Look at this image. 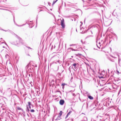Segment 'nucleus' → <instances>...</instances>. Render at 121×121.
<instances>
[{
  "instance_id": "obj_1",
  "label": "nucleus",
  "mask_w": 121,
  "mask_h": 121,
  "mask_svg": "<svg viewBox=\"0 0 121 121\" xmlns=\"http://www.w3.org/2000/svg\"><path fill=\"white\" fill-rule=\"evenodd\" d=\"M30 105H32L31 103L30 102H28L27 107V111L28 112H29L30 111L29 108L30 109H31Z\"/></svg>"
},
{
  "instance_id": "obj_2",
  "label": "nucleus",
  "mask_w": 121,
  "mask_h": 121,
  "mask_svg": "<svg viewBox=\"0 0 121 121\" xmlns=\"http://www.w3.org/2000/svg\"><path fill=\"white\" fill-rule=\"evenodd\" d=\"M64 19H63L61 20V25L62 27L63 28L65 26V24L64 23Z\"/></svg>"
},
{
  "instance_id": "obj_3",
  "label": "nucleus",
  "mask_w": 121,
  "mask_h": 121,
  "mask_svg": "<svg viewBox=\"0 0 121 121\" xmlns=\"http://www.w3.org/2000/svg\"><path fill=\"white\" fill-rule=\"evenodd\" d=\"M97 47L99 48H100V47L101 46V45H100V43L99 42H97Z\"/></svg>"
},
{
  "instance_id": "obj_4",
  "label": "nucleus",
  "mask_w": 121,
  "mask_h": 121,
  "mask_svg": "<svg viewBox=\"0 0 121 121\" xmlns=\"http://www.w3.org/2000/svg\"><path fill=\"white\" fill-rule=\"evenodd\" d=\"M64 103V101L63 100H61L60 101V103L61 105H63Z\"/></svg>"
},
{
  "instance_id": "obj_5",
  "label": "nucleus",
  "mask_w": 121,
  "mask_h": 121,
  "mask_svg": "<svg viewBox=\"0 0 121 121\" xmlns=\"http://www.w3.org/2000/svg\"><path fill=\"white\" fill-rule=\"evenodd\" d=\"M88 98L91 99H93V98L91 96H89L88 97Z\"/></svg>"
},
{
  "instance_id": "obj_6",
  "label": "nucleus",
  "mask_w": 121,
  "mask_h": 121,
  "mask_svg": "<svg viewBox=\"0 0 121 121\" xmlns=\"http://www.w3.org/2000/svg\"><path fill=\"white\" fill-rule=\"evenodd\" d=\"M76 65H77L76 63H74L73 64V65L72 66V68H73V66H74V67H75Z\"/></svg>"
},
{
  "instance_id": "obj_7",
  "label": "nucleus",
  "mask_w": 121,
  "mask_h": 121,
  "mask_svg": "<svg viewBox=\"0 0 121 121\" xmlns=\"http://www.w3.org/2000/svg\"><path fill=\"white\" fill-rule=\"evenodd\" d=\"M62 111H60V112L59 113V115H60V116L62 115Z\"/></svg>"
},
{
  "instance_id": "obj_8",
  "label": "nucleus",
  "mask_w": 121,
  "mask_h": 121,
  "mask_svg": "<svg viewBox=\"0 0 121 121\" xmlns=\"http://www.w3.org/2000/svg\"><path fill=\"white\" fill-rule=\"evenodd\" d=\"M65 85V83H63L62 84V86H63V88H64V86Z\"/></svg>"
},
{
  "instance_id": "obj_9",
  "label": "nucleus",
  "mask_w": 121,
  "mask_h": 121,
  "mask_svg": "<svg viewBox=\"0 0 121 121\" xmlns=\"http://www.w3.org/2000/svg\"><path fill=\"white\" fill-rule=\"evenodd\" d=\"M30 111L32 112H34L35 111L33 109H32L30 110Z\"/></svg>"
},
{
  "instance_id": "obj_10",
  "label": "nucleus",
  "mask_w": 121,
  "mask_h": 121,
  "mask_svg": "<svg viewBox=\"0 0 121 121\" xmlns=\"http://www.w3.org/2000/svg\"><path fill=\"white\" fill-rule=\"evenodd\" d=\"M58 0H56L55 1H54L53 3V4H54Z\"/></svg>"
},
{
  "instance_id": "obj_11",
  "label": "nucleus",
  "mask_w": 121,
  "mask_h": 121,
  "mask_svg": "<svg viewBox=\"0 0 121 121\" xmlns=\"http://www.w3.org/2000/svg\"><path fill=\"white\" fill-rule=\"evenodd\" d=\"M17 109L18 110H21V108L19 107H18L17 108Z\"/></svg>"
},
{
  "instance_id": "obj_12",
  "label": "nucleus",
  "mask_w": 121,
  "mask_h": 121,
  "mask_svg": "<svg viewBox=\"0 0 121 121\" xmlns=\"http://www.w3.org/2000/svg\"><path fill=\"white\" fill-rule=\"evenodd\" d=\"M76 45L75 44H71V45H70V46H75V45Z\"/></svg>"
},
{
  "instance_id": "obj_13",
  "label": "nucleus",
  "mask_w": 121,
  "mask_h": 121,
  "mask_svg": "<svg viewBox=\"0 0 121 121\" xmlns=\"http://www.w3.org/2000/svg\"><path fill=\"white\" fill-rule=\"evenodd\" d=\"M71 112H69L67 114L68 115H70V114Z\"/></svg>"
},
{
  "instance_id": "obj_14",
  "label": "nucleus",
  "mask_w": 121,
  "mask_h": 121,
  "mask_svg": "<svg viewBox=\"0 0 121 121\" xmlns=\"http://www.w3.org/2000/svg\"><path fill=\"white\" fill-rule=\"evenodd\" d=\"M68 115H68L67 114V115H66V117L65 118H67V117H68Z\"/></svg>"
},
{
  "instance_id": "obj_15",
  "label": "nucleus",
  "mask_w": 121,
  "mask_h": 121,
  "mask_svg": "<svg viewBox=\"0 0 121 121\" xmlns=\"http://www.w3.org/2000/svg\"><path fill=\"white\" fill-rule=\"evenodd\" d=\"M73 69H74V70H76V68H75V69H74V68H73Z\"/></svg>"
},
{
  "instance_id": "obj_16",
  "label": "nucleus",
  "mask_w": 121,
  "mask_h": 121,
  "mask_svg": "<svg viewBox=\"0 0 121 121\" xmlns=\"http://www.w3.org/2000/svg\"><path fill=\"white\" fill-rule=\"evenodd\" d=\"M73 69H74V70H76V68H75V69H74V68H73Z\"/></svg>"
},
{
  "instance_id": "obj_17",
  "label": "nucleus",
  "mask_w": 121,
  "mask_h": 121,
  "mask_svg": "<svg viewBox=\"0 0 121 121\" xmlns=\"http://www.w3.org/2000/svg\"><path fill=\"white\" fill-rule=\"evenodd\" d=\"M72 50H73V51H75L76 50H75L74 49H72Z\"/></svg>"
}]
</instances>
